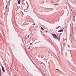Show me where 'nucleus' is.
<instances>
[{
  "instance_id": "f257e3e1",
  "label": "nucleus",
  "mask_w": 76,
  "mask_h": 76,
  "mask_svg": "<svg viewBox=\"0 0 76 76\" xmlns=\"http://www.w3.org/2000/svg\"><path fill=\"white\" fill-rule=\"evenodd\" d=\"M52 35L54 39H58V37L56 34H52Z\"/></svg>"
},
{
  "instance_id": "f03ea898",
  "label": "nucleus",
  "mask_w": 76,
  "mask_h": 76,
  "mask_svg": "<svg viewBox=\"0 0 76 76\" xmlns=\"http://www.w3.org/2000/svg\"><path fill=\"white\" fill-rule=\"evenodd\" d=\"M2 70L3 72H5V70H4V67H3L2 66Z\"/></svg>"
},
{
  "instance_id": "7ed1b4c3",
  "label": "nucleus",
  "mask_w": 76,
  "mask_h": 76,
  "mask_svg": "<svg viewBox=\"0 0 76 76\" xmlns=\"http://www.w3.org/2000/svg\"><path fill=\"white\" fill-rule=\"evenodd\" d=\"M63 28L61 30H59V31H58V32H63Z\"/></svg>"
},
{
  "instance_id": "20e7f679",
  "label": "nucleus",
  "mask_w": 76,
  "mask_h": 76,
  "mask_svg": "<svg viewBox=\"0 0 76 76\" xmlns=\"http://www.w3.org/2000/svg\"><path fill=\"white\" fill-rule=\"evenodd\" d=\"M18 4H20V0L18 1Z\"/></svg>"
},
{
  "instance_id": "39448f33",
  "label": "nucleus",
  "mask_w": 76,
  "mask_h": 76,
  "mask_svg": "<svg viewBox=\"0 0 76 76\" xmlns=\"http://www.w3.org/2000/svg\"><path fill=\"white\" fill-rule=\"evenodd\" d=\"M41 29H42V30H43V31L44 30V28H43L42 27H41Z\"/></svg>"
},
{
  "instance_id": "423d86ee",
  "label": "nucleus",
  "mask_w": 76,
  "mask_h": 76,
  "mask_svg": "<svg viewBox=\"0 0 76 76\" xmlns=\"http://www.w3.org/2000/svg\"><path fill=\"white\" fill-rule=\"evenodd\" d=\"M37 68L39 69V70L41 72V69H39V68H38V67Z\"/></svg>"
},
{
  "instance_id": "0eeeda50",
  "label": "nucleus",
  "mask_w": 76,
  "mask_h": 76,
  "mask_svg": "<svg viewBox=\"0 0 76 76\" xmlns=\"http://www.w3.org/2000/svg\"><path fill=\"white\" fill-rule=\"evenodd\" d=\"M55 5H58V4H55Z\"/></svg>"
},
{
  "instance_id": "6e6552de",
  "label": "nucleus",
  "mask_w": 76,
  "mask_h": 76,
  "mask_svg": "<svg viewBox=\"0 0 76 76\" xmlns=\"http://www.w3.org/2000/svg\"><path fill=\"white\" fill-rule=\"evenodd\" d=\"M26 3L27 4H28V3L27 2V1H26Z\"/></svg>"
},
{
  "instance_id": "1a4fd4ad",
  "label": "nucleus",
  "mask_w": 76,
  "mask_h": 76,
  "mask_svg": "<svg viewBox=\"0 0 76 76\" xmlns=\"http://www.w3.org/2000/svg\"><path fill=\"white\" fill-rule=\"evenodd\" d=\"M56 70H58V71H59V69H56Z\"/></svg>"
},
{
  "instance_id": "9d476101",
  "label": "nucleus",
  "mask_w": 76,
  "mask_h": 76,
  "mask_svg": "<svg viewBox=\"0 0 76 76\" xmlns=\"http://www.w3.org/2000/svg\"><path fill=\"white\" fill-rule=\"evenodd\" d=\"M58 39H59V40H60V38H59V37L58 38Z\"/></svg>"
},
{
  "instance_id": "9b49d317",
  "label": "nucleus",
  "mask_w": 76,
  "mask_h": 76,
  "mask_svg": "<svg viewBox=\"0 0 76 76\" xmlns=\"http://www.w3.org/2000/svg\"><path fill=\"white\" fill-rule=\"evenodd\" d=\"M42 64V62H41V63H40V64Z\"/></svg>"
},
{
  "instance_id": "f8f14e48",
  "label": "nucleus",
  "mask_w": 76,
  "mask_h": 76,
  "mask_svg": "<svg viewBox=\"0 0 76 76\" xmlns=\"http://www.w3.org/2000/svg\"><path fill=\"white\" fill-rule=\"evenodd\" d=\"M9 1H10V0Z\"/></svg>"
},
{
  "instance_id": "ddd939ff",
  "label": "nucleus",
  "mask_w": 76,
  "mask_h": 76,
  "mask_svg": "<svg viewBox=\"0 0 76 76\" xmlns=\"http://www.w3.org/2000/svg\"><path fill=\"white\" fill-rule=\"evenodd\" d=\"M28 50H29V48H28Z\"/></svg>"
},
{
  "instance_id": "4468645a",
  "label": "nucleus",
  "mask_w": 76,
  "mask_h": 76,
  "mask_svg": "<svg viewBox=\"0 0 76 76\" xmlns=\"http://www.w3.org/2000/svg\"><path fill=\"white\" fill-rule=\"evenodd\" d=\"M69 47H70V46H69V45H68V47H69Z\"/></svg>"
},
{
  "instance_id": "2eb2a0df",
  "label": "nucleus",
  "mask_w": 76,
  "mask_h": 76,
  "mask_svg": "<svg viewBox=\"0 0 76 76\" xmlns=\"http://www.w3.org/2000/svg\"><path fill=\"white\" fill-rule=\"evenodd\" d=\"M66 25H67V23H66Z\"/></svg>"
},
{
  "instance_id": "dca6fc26",
  "label": "nucleus",
  "mask_w": 76,
  "mask_h": 76,
  "mask_svg": "<svg viewBox=\"0 0 76 76\" xmlns=\"http://www.w3.org/2000/svg\"><path fill=\"white\" fill-rule=\"evenodd\" d=\"M28 7H27V9H28Z\"/></svg>"
},
{
  "instance_id": "f3484780",
  "label": "nucleus",
  "mask_w": 76,
  "mask_h": 76,
  "mask_svg": "<svg viewBox=\"0 0 76 76\" xmlns=\"http://www.w3.org/2000/svg\"><path fill=\"white\" fill-rule=\"evenodd\" d=\"M56 29H58V28H56Z\"/></svg>"
}]
</instances>
